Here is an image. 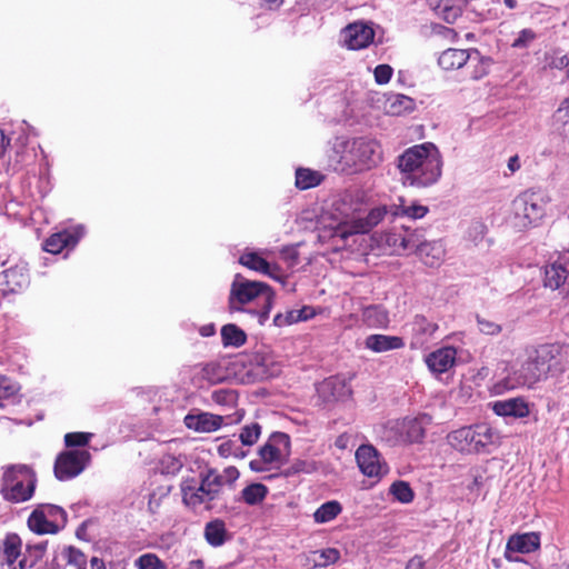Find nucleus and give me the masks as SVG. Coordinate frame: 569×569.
Masks as SVG:
<instances>
[{
  "instance_id": "4d7b16f0",
  "label": "nucleus",
  "mask_w": 569,
  "mask_h": 569,
  "mask_svg": "<svg viewBox=\"0 0 569 569\" xmlns=\"http://www.w3.org/2000/svg\"><path fill=\"white\" fill-rule=\"evenodd\" d=\"M299 318L300 316L296 315V311L289 310L286 313H277L273 318V323L277 327H283L299 322Z\"/></svg>"
},
{
  "instance_id": "8fccbe9b",
  "label": "nucleus",
  "mask_w": 569,
  "mask_h": 569,
  "mask_svg": "<svg viewBox=\"0 0 569 569\" xmlns=\"http://www.w3.org/2000/svg\"><path fill=\"white\" fill-rule=\"evenodd\" d=\"M537 39V33L532 29H522L511 43L515 49H527Z\"/></svg>"
},
{
  "instance_id": "052dcab7",
  "label": "nucleus",
  "mask_w": 569,
  "mask_h": 569,
  "mask_svg": "<svg viewBox=\"0 0 569 569\" xmlns=\"http://www.w3.org/2000/svg\"><path fill=\"white\" fill-rule=\"evenodd\" d=\"M16 388L4 377H0V399L14 395Z\"/></svg>"
},
{
  "instance_id": "2eb2a0df",
  "label": "nucleus",
  "mask_w": 569,
  "mask_h": 569,
  "mask_svg": "<svg viewBox=\"0 0 569 569\" xmlns=\"http://www.w3.org/2000/svg\"><path fill=\"white\" fill-rule=\"evenodd\" d=\"M373 37L372 28L361 22L349 24L342 30L343 43L351 50L366 48L373 41Z\"/></svg>"
},
{
  "instance_id": "864d4df0",
  "label": "nucleus",
  "mask_w": 569,
  "mask_h": 569,
  "mask_svg": "<svg viewBox=\"0 0 569 569\" xmlns=\"http://www.w3.org/2000/svg\"><path fill=\"white\" fill-rule=\"evenodd\" d=\"M477 323L480 332L485 335L496 336L502 330L500 325L481 316H477Z\"/></svg>"
},
{
  "instance_id": "5fc2aeb1",
  "label": "nucleus",
  "mask_w": 569,
  "mask_h": 569,
  "mask_svg": "<svg viewBox=\"0 0 569 569\" xmlns=\"http://www.w3.org/2000/svg\"><path fill=\"white\" fill-rule=\"evenodd\" d=\"M548 64L552 69L563 70L569 67V54H562L559 51H555L548 61Z\"/></svg>"
},
{
  "instance_id": "a211bd4d",
  "label": "nucleus",
  "mask_w": 569,
  "mask_h": 569,
  "mask_svg": "<svg viewBox=\"0 0 569 569\" xmlns=\"http://www.w3.org/2000/svg\"><path fill=\"white\" fill-rule=\"evenodd\" d=\"M456 356L457 351L453 347H443L429 353L426 358V363L430 371L443 373L453 367Z\"/></svg>"
},
{
  "instance_id": "aec40b11",
  "label": "nucleus",
  "mask_w": 569,
  "mask_h": 569,
  "mask_svg": "<svg viewBox=\"0 0 569 569\" xmlns=\"http://www.w3.org/2000/svg\"><path fill=\"white\" fill-rule=\"evenodd\" d=\"M492 410L498 416L513 418H525L530 412L528 402L521 397L496 401Z\"/></svg>"
},
{
  "instance_id": "09e8293b",
  "label": "nucleus",
  "mask_w": 569,
  "mask_h": 569,
  "mask_svg": "<svg viewBox=\"0 0 569 569\" xmlns=\"http://www.w3.org/2000/svg\"><path fill=\"white\" fill-rule=\"evenodd\" d=\"M412 329L421 336L430 337L438 329V325L429 321L425 316H416L412 322Z\"/></svg>"
},
{
  "instance_id": "a878e982",
  "label": "nucleus",
  "mask_w": 569,
  "mask_h": 569,
  "mask_svg": "<svg viewBox=\"0 0 569 569\" xmlns=\"http://www.w3.org/2000/svg\"><path fill=\"white\" fill-rule=\"evenodd\" d=\"M319 392L325 397H328V399L338 400L349 396L351 393V389L346 379L340 377H330L320 385Z\"/></svg>"
},
{
  "instance_id": "7ed1b4c3",
  "label": "nucleus",
  "mask_w": 569,
  "mask_h": 569,
  "mask_svg": "<svg viewBox=\"0 0 569 569\" xmlns=\"http://www.w3.org/2000/svg\"><path fill=\"white\" fill-rule=\"evenodd\" d=\"M273 299L274 292L267 283L250 281L237 274L231 284L229 309L232 312L247 311L242 306L257 300L261 308L259 310H249V312L258 317L259 325H263L269 318Z\"/></svg>"
},
{
  "instance_id": "6e6552de",
  "label": "nucleus",
  "mask_w": 569,
  "mask_h": 569,
  "mask_svg": "<svg viewBox=\"0 0 569 569\" xmlns=\"http://www.w3.org/2000/svg\"><path fill=\"white\" fill-rule=\"evenodd\" d=\"M342 159L359 168L370 167L380 160V146L375 140L357 138L346 144Z\"/></svg>"
},
{
  "instance_id": "cd10ccee",
  "label": "nucleus",
  "mask_w": 569,
  "mask_h": 569,
  "mask_svg": "<svg viewBox=\"0 0 569 569\" xmlns=\"http://www.w3.org/2000/svg\"><path fill=\"white\" fill-rule=\"evenodd\" d=\"M28 526L32 531L39 535L57 533L59 532L60 527L51 523L50 520L47 519L46 511H42L40 507L33 510V512L30 515L28 519Z\"/></svg>"
},
{
  "instance_id": "774afa93",
  "label": "nucleus",
  "mask_w": 569,
  "mask_h": 569,
  "mask_svg": "<svg viewBox=\"0 0 569 569\" xmlns=\"http://www.w3.org/2000/svg\"><path fill=\"white\" fill-rule=\"evenodd\" d=\"M90 569H106L103 560L98 557H92L90 560Z\"/></svg>"
},
{
  "instance_id": "0eeeda50",
  "label": "nucleus",
  "mask_w": 569,
  "mask_h": 569,
  "mask_svg": "<svg viewBox=\"0 0 569 569\" xmlns=\"http://www.w3.org/2000/svg\"><path fill=\"white\" fill-rule=\"evenodd\" d=\"M91 455L86 449L66 450L58 455L53 472L58 480L66 481L79 476L90 463Z\"/></svg>"
},
{
  "instance_id": "dca6fc26",
  "label": "nucleus",
  "mask_w": 569,
  "mask_h": 569,
  "mask_svg": "<svg viewBox=\"0 0 569 569\" xmlns=\"http://www.w3.org/2000/svg\"><path fill=\"white\" fill-rule=\"evenodd\" d=\"M207 492L202 478H200L199 485H197L194 479H186L181 482L182 500L187 506L196 508L204 503L206 509L211 510L213 508L211 505L212 500H209Z\"/></svg>"
},
{
  "instance_id": "ddd939ff",
  "label": "nucleus",
  "mask_w": 569,
  "mask_h": 569,
  "mask_svg": "<svg viewBox=\"0 0 569 569\" xmlns=\"http://www.w3.org/2000/svg\"><path fill=\"white\" fill-rule=\"evenodd\" d=\"M29 284V272L26 263L16 264L0 274V290L3 295L16 293Z\"/></svg>"
},
{
  "instance_id": "4c0bfd02",
  "label": "nucleus",
  "mask_w": 569,
  "mask_h": 569,
  "mask_svg": "<svg viewBox=\"0 0 569 569\" xmlns=\"http://www.w3.org/2000/svg\"><path fill=\"white\" fill-rule=\"evenodd\" d=\"M319 469V463L312 459H296L288 468L283 470L286 477L298 473H312Z\"/></svg>"
},
{
  "instance_id": "20e7f679",
  "label": "nucleus",
  "mask_w": 569,
  "mask_h": 569,
  "mask_svg": "<svg viewBox=\"0 0 569 569\" xmlns=\"http://www.w3.org/2000/svg\"><path fill=\"white\" fill-rule=\"evenodd\" d=\"M548 202L549 198L541 191L521 192L512 201L510 223L520 231L537 226L546 213Z\"/></svg>"
},
{
  "instance_id": "9d476101",
  "label": "nucleus",
  "mask_w": 569,
  "mask_h": 569,
  "mask_svg": "<svg viewBox=\"0 0 569 569\" xmlns=\"http://www.w3.org/2000/svg\"><path fill=\"white\" fill-rule=\"evenodd\" d=\"M387 212V207H376L363 218H355L340 222L335 231V236L346 240L348 237L353 234L368 233L383 220Z\"/></svg>"
},
{
  "instance_id": "2f4dec72",
  "label": "nucleus",
  "mask_w": 569,
  "mask_h": 569,
  "mask_svg": "<svg viewBox=\"0 0 569 569\" xmlns=\"http://www.w3.org/2000/svg\"><path fill=\"white\" fill-rule=\"evenodd\" d=\"M413 109V99L405 94H392L386 102L387 112L393 116H399L403 112L412 111Z\"/></svg>"
},
{
  "instance_id": "bf43d9fd",
  "label": "nucleus",
  "mask_w": 569,
  "mask_h": 569,
  "mask_svg": "<svg viewBox=\"0 0 569 569\" xmlns=\"http://www.w3.org/2000/svg\"><path fill=\"white\" fill-rule=\"evenodd\" d=\"M222 480V486L231 487L233 482L239 478L240 473L236 467H228L222 472H219Z\"/></svg>"
},
{
  "instance_id": "412c9836",
  "label": "nucleus",
  "mask_w": 569,
  "mask_h": 569,
  "mask_svg": "<svg viewBox=\"0 0 569 569\" xmlns=\"http://www.w3.org/2000/svg\"><path fill=\"white\" fill-rule=\"evenodd\" d=\"M429 7L448 23H453L462 13L466 0H426Z\"/></svg>"
},
{
  "instance_id": "72a5a7b5",
  "label": "nucleus",
  "mask_w": 569,
  "mask_h": 569,
  "mask_svg": "<svg viewBox=\"0 0 569 569\" xmlns=\"http://www.w3.org/2000/svg\"><path fill=\"white\" fill-rule=\"evenodd\" d=\"M341 511L342 507L338 501H327L315 511L313 519L317 523H326L335 519Z\"/></svg>"
},
{
  "instance_id": "37998d69",
  "label": "nucleus",
  "mask_w": 569,
  "mask_h": 569,
  "mask_svg": "<svg viewBox=\"0 0 569 569\" xmlns=\"http://www.w3.org/2000/svg\"><path fill=\"white\" fill-rule=\"evenodd\" d=\"M390 493L401 503H409L413 500L415 493L407 481L397 480L389 489Z\"/></svg>"
},
{
  "instance_id": "3c124183",
  "label": "nucleus",
  "mask_w": 569,
  "mask_h": 569,
  "mask_svg": "<svg viewBox=\"0 0 569 569\" xmlns=\"http://www.w3.org/2000/svg\"><path fill=\"white\" fill-rule=\"evenodd\" d=\"M63 555L69 563L74 565L79 569L86 566L87 558L80 549L69 546L64 549Z\"/></svg>"
},
{
  "instance_id": "a19ab883",
  "label": "nucleus",
  "mask_w": 569,
  "mask_h": 569,
  "mask_svg": "<svg viewBox=\"0 0 569 569\" xmlns=\"http://www.w3.org/2000/svg\"><path fill=\"white\" fill-rule=\"evenodd\" d=\"M183 465L184 457L181 455L174 456L171 453H167L160 459V470L161 473L163 475L176 476L177 473L180 472Z\"/></svg>"
},
{
  "instance_id": "79ce46f5",
  "label": "nucleus",
  "mask_w": 569,
  "mask_h": 569,
  "mask_svg": "<svg viewBox=\"0 0 569 569\" xmlns=\"http://www.w3.org/2000/svg\"><path fill=\"white\" fill-rule=\"evenodd\" d=\"M429 209L426 206L421 204H409L407 206L403 200L399 206H395V210L392 212L393 216H406L411 219H420L423 218L428 213Z\"/></svg>"
},
{
  "instance_id": "5701e85b",
  "label": "nucleus",
  "mask_w": 569,
  "mask_h": 569,
  "mask_svg": "<svg viewBox=\"0 0 569 569\" xmlns=\"http://www.w3.org/2000/svg\"><path fill=\"white\" fill-rule=\"evenodd\" d=\"M400 432V440L403 442H420L426 435L423 419H406L401 423L397 425Z\"/></svg>"
},
{
  "instance_id": "f257e3e1",
  "label": "nucleus",
  "mask_w": 569,
  "mask_h": 569,
  "mask_svg": "<svg viewBox=\"0 0 569 569\" xmlns=\"http://www.w3.org/2000/svg\"><path fill=\"white\" fill-rule=\"evenodd\" d=\"M569 370V343L540 345L535 352L503 380L493 387L497 393L518 387H532L549 377H559Z\"/></svg>"
},
{
  "instance_id": "13d9d810",
  "label": "nucleus",
  "mask_w": 569,
  "mask_h": 569,
  "mask_svg": "<svg viewBox=\"0 0 569 569\" xmlns=\"http://www.w3.org/2000/svg\"><path fill=\"white\" fill-rule=\"evenodd\" d=\"M392 76V68L388 64H379L375 69V79L379 84L388 83Z\"/></svg>"
},
{
  "instance_id": "e2e57ef3",
  "label": "nucleus",
  "mask_w": 569,
  "mask_h": 569,
  "mask_svg": "<svg viewBox=\"0 0 569 569\" xmlns=\"http://www.w3.org/2000/svg\"><path fill=\"white\" fill-rule=\"evenodd\" d=\"M281 256L284 260H288L291 262V264L296 263L298 261V251L293 248H284L281 251Z\"/></svg>"
},
{
  "instance_id": "6ab92c4d",
  "label": "nucleus",
  "mask_w": 569,
  "mask_h": 569,
  "mask_svg": "<svg viewBox=\"0 0 569 569\" xmlns=\"http://www.w3.org/2000/svg\"><path fill=\"white\" fill-rule=\"evenodd\" d=\"M223 422V418L218 415L201 412L198 415H187L184 425L188 429L198 432H212L218 430Z\"/></svg>"
},
{
  "instance_id": "473e14b6",
  "label": "nucleus",
  "mask_w": 569,
  "mask_h": 569,
  "mask_svg": "<svg viewBox=\"0 0 569 569\" xmlns=\"http://www.w3.org/2000/svg\"><path fill=\"white\" fill-rule=\"evenodd\" d=\"M552 127L561 136L569 137V97L553 112Z\"/></svg>"
},
{
  "instance_id": "7c9ffc66",
  "label": "nucleus",
  "mask_w": 569,
  "mask_h": 569,
  "mask_svg": "<svg viewBox=\"0 0 569 569\" xmlns=\"http://www.w3.org/2000/svg\"><path fill=\"white\" fill-rule=\"evenodd\" d=\"M77 239L67 231L53 233L50 236L44 244L43 249L50 253H60L66 247L74 244Z\"/></svg>"
},
{
  "instance_id": "c03bdc74",
  "label": "nucleus",
  "mask_w": 569,
  "mask_h": 569,
  "mask_svg": "<svg viewBox=\"0 0 569 569\" xmlns=\"http://www.w3.org/2000/svg\"><path fill=\"white\" fill-rule=\"evenodd\" d=\"M40 509L46 511L47 519L50 518V522L59 527V531L67 525V512L59 506L56 505H41Z\"/></svg>"
},
{
  "instance_id": "1a4fd4ad",
  "label": "nucleus",
  "mask_w": 569,
  "mask_h": 569,
  "mask_svg": "<svg viewBox=\"0 0 569 569\" xmlns=\"http://www.w3.org/2000/svg\"><path fill=\"white\" fill-rule=\"evenodd\" d=\"M290 438L287 433L274 432L269 440L259 449L260 459L250 461L249 466L252 471H264V463L281 461L283 455L289 453Z\"/></svg>"
},
{
  "instance_id": "c756f323",
  "label": "nucleus",
  "mask_w": 569,
  "mask_h": 569,
  "mask_svg": "<svg viewBox=\"0 0 569 569\" xmlns=\"http://www.w3.org/2000/svg\"><path fill=\"white\" fill-rule=\"evenodd\" d=\"M221 338L224 347L239 348L247 341L246 332L233 323L224 325L221 328Z\"/></svg>"
},
{
  "instance_id": "ea45409f",
  "label": "nucleus",
  "mask_w": 569,
  "mask_h": 569,
  "mask_svg": "<svg viewBox=\"0 0 569 569\" xmlns=\"http://www.w3.org/2000/svg\"><path fill=\"white\" fill-rule=\"evenodd\" d=\"M321 181V176L310 169L300 168L296 171V186L301 190L313 188Z\"/></svg>"
},
{
  "instance_id": "f3484780",
  "label": "nucleus",
  "mask_w": 569,
  "mask_h": 569,
  "mask_svg": "<svg viewBox=\"0 0 569 569\" xmlns=\"http://www.w3.org/2000/svg\"><path fill=\"white\" fill-rule=\"evenodd\" d=\"M469 61H480V54L477 50L468 51L450 48L445 50L438 58V64L443 70L459 69Z\"/></svg>"
},
{
  "instance_id": "4be33fe9",
  "label": "nucleus",
  "mask_w": 569,
  "mask_h": 569,
  "mask_svg": "<svg viewBox=\"0 0 569 569\" xmlns=\"http://www.w3.org/2000/svg\"><path fill=\"white\" fill-rule=\"evenodd\" d=\"M2 555L3 560L10 569H26V558H22L17 562V559L21 555V539L17 533H9L6 536Z\"/></svg>"
},
{
  "instance_id": "f03ea898",
  "label": "nucleus",
  "mask_w": 569,
  "mask_h": 569,
  "mask_svg": "<svg viewBox=\"0 0 569 569\" xmlns=\"http://www.w3.org/2000/svg\"><path fill=\"white\" fill-rule=\"evenodd\" d=\"M403 184L426 188L441 177L442 161L435 144L422 143L407 149L398 158Z\"/></svg>"
},
{
  "instance_id": "0e129e2a",
  "label": "nucleus",
  "mask_w": 569,
  "mask_h": 569,
  "mask_svg": "<svg viewBox=\"0 0 569 569\" xmlns=\"http://www.w3.org/2000/svg\"><path fill=\"white\" fill-rule=\"evenodd\" d=\"M47 542H40L33 546H28V551L33 550L34 551V561L40 559L43 556V552L46 550Z\"/></svg>"
},
{
  "instance_id": "338daca9",
  "label": "nucleus",
  "mask_w": 569,
  "mask_h": 569,
  "mask_svg": "<svg viewBox=\"0 0 569 569\" xmlns=\"http://www.w3.org/2000/svg\"><path fill=\"white\" fill-rule=\"evenodd\" d=\"M508 168L511 172L520 169V160L518 156H512L508 160Z\"/></svg>"
},
{
  "instance_id": "f704fd0d",
  "label": "nucleus",
  "mask_w": 569,
  "mask_h": 569,
  "mask_svg": "<svg viewBox=\"0 0 569 569\" xmlns=\"http://www.w3.org/2000/svg\"><path fill=\"white\" fill-rule=\"evenodd\" d=\"M268 495V488L262 483H251L242 489L241 497L249 506H254L264 500Z\"/></svg>"
},
{
  "instance_id": "6e6d98bb",
  "label": "nucleus",
  "mask_w": 569,
  "mask_h": 569,
  "mask_svg": "<svg viewBox=\"0 0 569 569\" xmlns=\"http://www.w3.org/2000/svg\"><path fill=\"white\" fill-rule=\"evenodd\" d=\"M317 553H319V558H320L319 565L323 566V567L328 566L330 563L337 562L340 558V552L336 548L323 549V550L317 551Z\"/></svg>"
},
{
  "instance_id": "f8f14e48",
  "label": "nucleus",
  "mask_w": 569,
  "mask_h": 569,
  "mask_svg": "<svg viewBox=\"0 0 569 569\" xmlns=\"http://www.w3.org/2000/svg\"><path fill=\"white\" fill-rule=\"evenodd\" d=\"M356 460L361 472L368 477H380L387 472V466L381 462L380 455L371 445H362L356 451Z\"/></svg>"
},
{
  "instance_id": "58836bf2",
  "label": "nucleus",
  "mask_w": 569,
  "mask_h": 569,
  "mask_svg": "<svg viewBox=\"0 0 569 569\" xmlns=\"http://www.w3.org/2000/svg\"><path fill=\"white\" fill-rule=\"evenodd\" d=\"M240 263L252 269L254 271H259L264 274H270V264L269 262L257 254L256 252H247L240 257Z\"/></svg>"
},
{
  "instance_id": "de8ad7c7",
  "label": "nucleus",
  "mask_w": 569,
  "mask_h": 569,
  "mask_svg": "<svg viewBox=\"0 0 569 569\" xmlns=\"http://www.w3.org/2000/svg\"><path fill=\"white\" fill-rule=\"evenodd\" d=\"M403 233L406 250H412L417 253V251L422 247V244L427 242V240L425 239V234L419 230L406 229Z\"/></svg>"
},
{
  "instance_id": "c9c22d12",
  "label": "nucleus",
  "mask_w": 569,
  "mask_h": 569,
  "mask_svg": "<svg viewBox=\"0 0 569 569\" xmlns=\"http://www.w3.org/2000/svg\"><path fill=\"white\" fill-rule=\"evenodd\" d=\"M380 243L390 249V252L393 254H401L403 251H406L403 232H386L380 236Z\"/></svg>"
},
{
  "instance_id": "423d86ee",
  "label": "nucleus",
  "mask_w": 569,
  "mask_h": 569,
  "mask_svg": "<svg viewBox=\"0 0 569 569\" xmlns=\"http://www.w3.org/2000/svg\"><path fill=\"white\" fill-rule=\"evenodd\" d=\"M36 488V477L27 466L9 467L3 475L1 492L10 502L29 500Z\"/></svg>"
},
{
  "instance_id": "49530a36",
  "label": "nucleus",
  "mask_w": 569,
  "mask_h": 569,
  "mask_svg": "<svg viewBox=\"0 0 569 569\" xmlns=\"http://www.w3.org/2000/svg\"><path fill=\"white\" fill-rule=\"evenodd\" d=\"M261 433V427L258 422H252L250 425H247L242 427L239 439L242 445L244 446H252L254 445Z\"/></svg>"
},
{
  "instance_id": "603ef678",
  "label": "nucleus",
  "mask_w": 569,
  "mask_h": 569,
  "mask_svg": "<svg viewBox=\"0 0 569 569\" xmlns=\"http://www.w3.org/2000/svg\"><path fill=\"white\" fill-rule=\"evenodd\" d=\"M92 435L87 432H69L64 436L67 447H84L89 443Z\"/></svg>"
},
{
  "instance_id": "a18cd8bd",
  "label": "nucleus",
  "mask_w": 569,
  "mask_h": 569,
  "mask_svg": "<svg viewBox=\"0 0 569 569\" xmlns=\"http://www.w3.org/2000/svg\"><path fill=\"white\" fill-rule=\"evenodd\" d=\"M138 569H166V563L156 553H143L136 559Z\"/></svg>"
},
{
  "instance_id": "393cba45",
  "label": "nucleus",
  "mask_w": 569,
  "mask_h": 569,
  "mask_svg": "<svg viewBox=\"0 0 569 569\" xmlns=\"http://www.w3.org/2000/svg\"><path fill=\"white\" fill-rule=\"evenodd\" d=\"M445 253L443 243L439 240H435L423 243L416 254L426 266L437 267L442 262Z\"/></svg>"
},
{
  "instance_id": "c85d7f7f",
  "label": "nucleus",
  "mask_w": 569,
  "mask_h": 569,
  "mask_svg": "<svg viewBox=\"0 0 569 569\" xmlns=\"http://www.w3.org/2000/svg\"><path fill=\"white\" fill-rule=\"evenodd\" d=\"M199 477L204 481V487L207 488V496H209V500L214 501L220 499L223 492V486L218 470L212 468L207 469L206 471H201Z\"/></svg>"
},
{
  "instance_id": "69168bd1",
  "label": "nucleus",
  "mask_w": 569,
  "mask_h": 569,
  "mask_svg": "<svg viewBox=\"0 0 569 569\" xmlns=\"http://www.w3.org/2000/svg\"><path fill=\"white\" fill-rule=\"evenodd\" d=\"M423 567L425 561L420 556H415L408 561L406 569H423Z\"/></svg>"
},
{
  "instance_id": "4468645a",
  "label": "nucleus",
  "mask_w": 569,
  "mask_h": 569,
  "mask_svg": "<svg viewBox=\"0 0 569 569\" xmlns=\"http://www.w3.org/2000/svg\"><path fill=\"white\" fill-rule=\"evenodd\" d=\"M540 547V536L537 532H527L522 535H512L506 546L505 557L509 561H518L512 553H530Z\"/></svg>"
},
{
  "instance_id": "39448f33",
  "label": "nucleus",
  "mask_w": 569,
  "mask_h": 569,
  "mask_svg": "<svg viewBox=\"0 0 569 569\" xmlns=\"http://www.w3.org/2000/svg\"><path fill=\"white\" fill-rule=\"evenodd\" d=\"M496 438L492 428L486 423L462 427L451 431L447 437L449 445L463 453L487 451V448L495 443Z\"/></svg>"
},
{
  "instance_id": "b1692460",
  "label": "nucleus",
  "mask_w": 569,
  "mask_h": 569,
  "mask_svg": "<svg viewBox=\"0 0 569 569\" xmlns=\"http://www.w3.org/2000/svg\"><path fill=\"white\" fill-rule=\"evenodd\" d=\"M366 348L373 352H386L405 347L402 338L397 336L370 335L365 340Z\"/></svg>"
},
{
  "instance_id": "bb28decb",
  "label": "nucleus",
  "mask_w": 569,
  "mask_h": 569,
  "mask_svg": "<svg viewBox=\"0 0 569 569\" xmlns=\"http://www.w3.org/2000/svg\"><path fill=\"white\" fill-rule=\"evenodd\" d=\"M204 539L211 547H221L227 540L230 539V535L226 529L224 521L221 519H214L206 523L204 526Z\"/></svg>"
},
{
  "instance_id": "9b49d317",
  "label": "nucleus",
  "mask_w": 569,
  "mask_h": 569,
  "mask_svg": "<svg viewBox=\"0 0 569 569\" xmlns=\"http://www.w3.org/2000/svg\"><path fill=\"white\" fill-rule=\"evenodd\" d=\"M543 284L552 290L563 287L569 292V250L545 268Z\"/></svg>"
},
{
  "instance_id": "680f3d73",
  "label": "nucleus",
  "mask_w": 569,
  "mask_h": 569,
  "mask_svg": "<svg viewBox=\"0 0 569 569\" xmlns=\"http://www.w3.org/2000/svg\"><path fill=\"white\" fill-rule=\"evenodd\" d=\"M236 447H237V443L234 441H226L223 443H221L218 448V451L221 456L223 457H228V456H232L233 453H236Z\"/></svg>"
},
{
  "instance_id": "e433bc0d",
  "label": "nucleus",
  "mask_w": 569,
  "mask_h": 569,
  "mask_svg": "<svg viewBox=\"0 0 569 569\" xmlns=\"http://www.w3.org/2000/svg\"><path fill=\"white\" fill-rule=\"evenodd\" d=\"M363 318L372 327H386L389 322L387 310L380 306L367 307L363 310Z\"/></svg>"
}]
</instances>
